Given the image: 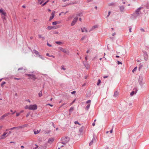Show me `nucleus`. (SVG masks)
Listing matches in <instances>:
<instances>
[{
    "mask_svg": "<svg viewBox=\"0 0 149 149\" xmlns=\"http://www.w3.org/2000/svg\"><path fill=\"white\" fill-rule=\"evenodd\" d=\"M70 140V138L69 137L66 136L65 137H63L61 139V141H62L61 143L64 145H65Z\"/></svg>",
    "mask_w": 149,
    "mask_h": 149,
    "instance_id": "1",
    "label": "nucleus"
},
{
    "mask_svg": "<svg viewBox=\"0 0 149 149\" xmlns=\"http://www.w3.org/2000/svg\"><path fill=\"white\" fill-rule=\"evenodd\" d=\"M37 106L36 104L30 105L29 106L28 109L30 110H35L37 109Z\"/></svg>",
    "mask_w": 149,
    "mask_h": 149,
    "instance_id": "2",
    "label": "nucleus"
},
{
    "mask_svg": "<svg viewBox=\"0 0 149 149\" xmlns=\"http://www.w3.org/2000/svg\"><path fill=\"white\" fill-rule=\"evenodd\" d=\"M26 70V68L25 67H22L18 69L17 70L18 71H19V73H25V70Z\"/></svg>",
    "mask_w": 149,
    "mask_h": 149,
    "instance_id": "3",
    "label": "nucleus"
},
{
    "mask_svg": "<svg viewBox=\"0 0 149 149\" xmlns=\"http://www.w3.org/2000/svg\"><path fill=\"white\" fill-rule=\"evenodd\" d=\"M60 49L61 51L63 52L64 53L66 54H69V50L67 49H64L61 47L60 48Z\"/></svg>",
    "mask_w": 149,
    "mask_h": 149,
    "instance_id": "4",
    "label": "nucleus"
},
{
    "mask_svg": "<svg viewBox=\"0 0 149 149\" xmlns=\"http://www.w3.org/2000/svg\"><path fill=\"white\" fill-rule=\"evenodd\" d=\"M28 77H31L30 78L31 79H33L34 80H35L36 79V76L34 74H25Z\"/></svg>",
    "mask_w": 149,
    "mask_h": 149,
    "instance_id": "5",
    "label": "nucleus"
},
{
    "mask_svg": "<svg viewBox=\"0 0 149 149\" xmlns=\"http://www.w3.org/2000/svg\"><path fill=\"white\" fill-rule=\"evenodd\" d=\"M33 52L36 55V56H38L40 58L42 59H44V58L42 57V56L39 54V52L36 51V50L34 49L33 50Z\"/></svg>",
    "mask_w": 149,
    "mask_h": 149,
    "instance_id": "6",
    "label": "nucleus"
},
{
    "mask_svg": "<svg viewBox=\"0 0 149 149\" xmlns=\"http://www.w3.org/2000/svg\"><path fill=\"white\" fill-rule=\"evenodd\" d=\"M138 81L139 84L142 86L143 85V78L142 76H140L139 77Z\"/></svg>",
    "mask_w": 149,
    "mask_h": 149,
    "instance_id": "7",
    "label": "nucleus"
},
{
    "mask_svg": "<svg viewBox=\"0 0 149 149\" xmlns=\"http://www.w3.org/2000/svg\"><path fill=\"white\" fill-rule=\"evenodd\" d=\"M78 19V17H75L72 22H71V26H74L75 23H76Z\"/></svg>",
    "mask_w": 149,
    "mask_h": 149,
    "instance_id": "8",
    "label": "nucleus"
},
{
    "mask_svg": "<svg viewBox=\"0 0 149 149\" xmlns=\"http://www.w3.org/2000/svg\"><path fill=\"white\" fill-rule=\"evenodd\" d=\"M139 15L135 12L134 13H133L132 15V18L133 19H136L138 16Z\"/></svg>",
    "mask_w": 149,
    "mask_h": 149,
    "instance_id": "9",
    "label": "nucleus"
},
{
    "mask_svg": "<svg viewBox=\"0 0 149 149\" xmlns=\"http://www.w3.org/2000/svg\"><path fill=\"white\" fill-rule=\"evenodd\" d=\"M130 93V95L131 96H133L134 94H136L137 92V89L136 88H134Z\"/></svg>",
    "mask_w": 149,
    "mask_h": 149,
    "instance_id": "10",
    "label": "nucleus"
},
{
    "mask_svg": "<svg viewBox=\"0 0 149 149\" xmlns=\"http://www.w3.org/2000/svg\"><path fill=\"white\" fill-rule=\"evenodd\" d=\"M143 7H140L138 8L135 12L139 16V15L141 13V12L140 11V10H141Z\"/></svg>",
    "mask_w": 149,
    "mask_h": 149,
    "instance_id": "11",
    "label": "nucleus"
},
{
    "mask_svg": "<svg viewBox=\"0 0 149 149\" xmlns=\"http://www.w3.org/2000/svg\"><path fill=\"white\" fill-rule=\"evenodd\" d=\"M143 53L144 58L145 60L147 61L148 59V56L146 51H143Z\"/></svg>",
    "mask_w": 149,
    "mask_h": 149,
    "instance_id": "12",
    "label": "nucleus"
},
{
    "mask_svg": "<svg viewBox=\"0 0 149 149\" xmlns=\"http://www.w3.org/2000/svg\"><path fill=\"white\" fill-rule=\"evenodd\" d=\"M0 12L1 13V16L3 15L4 16H6V13L3 10V9L2 8L0 9Z\"/></svg>",
    "mask_w": 149,
    "mask_h": 149,
    "instance_id": "13",
    "label": "nucleus"
},
{
    "mask_svg": "<svg viewBox=\"0 0 149 149\" xmlns=\"http://www.w3.org/2000/svg\"><path fill=\"white\" fill-rule=\"evenodd\" d=\"M119 10L121 12H124L125 10V7L123 6H119Z\"/></svg>",
    "mask_w": 149,
    "mask_h": 149,
    "instance_id": "14",
    "label": "nucleus"
},
{
    "mask_svg": "<svg viewBox=\"0 0 149 149\" xmlns=\"http://www.w3.org/2000/svg\"><path fill=\"white\" fill-rule=\"evenodd\" d=\"M83 63L87 69H88L89 68L90 65L88 63H86L84 61H83Z\"/></svg>",
    "mask_w": 149,
    "mask_h": 149,
    "instance_id": "15",
    "label": "nucleus"
},
{
    "mask_svg": "<svg viewBox=\"0 0 149 149\" xmlns=\"http://www.w3.org/2000/svg\"><path fill=\"white\" fill-rule=\"evenodd\" d=\"M54 140V139L53 138H50L48 140V143H51L53 142Z\"/></svg>",
    "mask_w": 149,
    "mask_h": 149,
    "instance_id": "16",
    "label": "nucleus"
},
{
    "mask_svg": "<svg viewBox=\"0 0 149 149\" xmlns=\"http://www.w3.org/2000/svg\"><path fill=\"white\" fill-rule=\"evenodd\" d=\"M54 13L55 12H53L51 14V15L49 18V20H51L54 17Z\"/></svg>",
    "mask_w": 149,
    "mask_h": 149,
    "instance_id": "17",
    "label": "nucleus"
},
{
    "mask_svg": "<svg viewBox=\"0 0 149 149\" xmlns=\"http://www.w3.org/2000/svg\"><path fill=\"white\" fill-rule=\"evenodd\" d=\"M119 94V93L117 91H115L114 94L113 95V97H118Z\"/></svg>",
    "mask_w": 149,
    "mask_h": 149,
    "instance_id": "18",
    "label": "nucleus"
},
{
    "mask_svg": "<svg viewBox=\"0 0 149 149\" xmlns=\"http://www.w3.org/2000/svg\"><path fill=\"white\" fill-rule=\"evenodd\" d=\"M98 27V26L97 25H95L92 27L91 29L89 30V31L90 32L91 31L95 29L96 28Z\"/></svg>",
    "mask_w": 149,
    "mask_h": 149,
    "instance_id": "19",
    "label": "nucleus"
},
{
    "mask_svg": "<svg viewBox=\"0 0 149 149\" xmlns=\"http://www.w3.org/2000/svg\"><path fill=\"white\" fill-rule=\"evenodd\" d=\"M46 146H40L39 148V149H46Z\"/></svg>",
    "mask_w": 149,
    "mask_h": 149,
    "instance_id": "20",
    "label": "nucleus"
},
{
    "mask_svg": "<svg viewBox=\"0 0 149 149\" xmlns=\"http://www.w3.org/2000/svg\"><path fill=\"white\" fill-rule=\"evenodd\" d=\"M81 31L82 32H84V31L86 32H88V31L86 29L85 27H84L83 28H81Z\"/></svg>",
    "mask_w": 149,
    "mask_h": 149,
    "instance_id": "21",
    "label": "nucleus"
},
{
    "mask_svg": "<svg viewBox=\"0 0 149 149\" xmlns=\"http://www.w3.org/2000/svg\"><path fill=\"white\" fill-rule=\"evenodd\" d=\"M47 29L48 30H49L54 29V27L52 26H48L47 27Z\"/></svg>",
    "mask_w": 149,
    "mask_h": 149,
    "instance_id": "22",
    "label": "nucleus"
},
{
    "mask_svg": "<svg viewBox=\"0 0 149 149\" xmlns=\"http://www.w3.org/2000/svg\"><path fill=\"white\" fill-rule=\"evenodd\" d=\"M7 134V133L6 132H4L3 134L2 135V137H1L0 138V139H3L4 138V137Z\"/></svg>",
    "mask_w": 149,
    "mask_h": 149,
    "instance_id": "23",
    "label": "nucleus"
},
{
    "mask_svg": "<svg viewBox=\"0 0 149 149\" xmlns=\"http://www.w3.org/2000/svg\"><path fill=\"white\" fill-rule=\"evenodd\" d=\"M5 114H3L1 117L0 119H1V120L3 119L4 118H5V117L7 116Z\"/></svg>",
    "mask_w": 149,
    "mask_h": 149,
    "instance_id": "24",
    "label": "nucleus"
},
{
    "mask_svg": "<svg viewBox=\"0 0 149 149\" xmlns=\"http://www.w3.org/2000/svg\"><path fill=\"white\" fill-rule=\"evenodd\" d=\"M27 126V124H24V125L19 126V128H22L24 127H26Z\"/></svg>",
    "mask_w": 149,
    "mask_h": 149,
    "instance_id": "25",
    "label": "nucleus"
},
{
    "mask_svg": "<svg viewBox=\"0 0 149 149\" xmlns=\"http://www.w3.org/2000/svg\"><path fill=\"white\" fill-rule=\"evenodd\" d=\"M39 97H40L42 96V90H41L38 93Z\"/></svg>",
    "mask_w": 149,
    "mask_h": 149,
    "instance_id": "26",
    "label": "nucleus"
},
{
    "mask_svg": "<svg viewBox=\"0 0 149 149\" xmlns=\"http://www.w3.org/2000/svg\"><path fill=\"white\" fill-rule=\"evenodd\" d=\"M55 43L58 45H60L62 44H63V43L61 42H60V41H56L55 42Z\"/></svg>",
    "mask_w": 149,
    "mask_h": 149,
    "instance_id": "27",
    "label": "nucleus"
},
{
    "mask_svg": "<svg viewBox=\"0 0 149 149\" xmlns=\"http://www.w3.org/2000/svg\"><path fill=\"white\" fill-rule=\"evenodd\" d=\"M147 9H148L149 8V3H148L147 4H146V5L144 6Z\"/></svg>",
    "mask_w": 149,
    "mask_h": 149,
    "instance_id": "28",
    "label": "nucleus"
},
{
    "mask_svg": "<svg viewBox=\"0 0 149 149\" xmlns=\"http://www.w3.org/2000/svg\"><path fill=\"white\" fill-rule=\"evenodd\" d=\"M90 104H88L86 107V108H85V109L86 110H88V109L89 108H90Z\"/></svg>",
    "mask_w": 149,
    "mask_h": 149,
    "instance_id": "29",
    "label": "nucleus"
},
{
    "mask_svg": "<svg viewBox=\"0 0 149 149\" xmlns=\"http://www.w3.org/2000/svg\"><path fill=\"white\" fill-rule=\"evenodd\" d=\"M46 56L50 57H52L54 58H55V56L52 55H49V54L48 53H47L46 54Z\"/></svg>",
    "mask_w": 149,
    "mask_h": 149,
    "instance_id": "30",
    "label": "nucleus"
},
{
    "mask_svg": "<svg viewBox=\"0 0 149 149\" xmlns=\"http://www.w3.org/2000/svg\"><path fill=\"white\" fill-rule=\"evenodd\" d=\"M58 23L59 22H58L55 21L53 22L52 24L53 25H55Z\"/></svg>",
    "mask_w": 149,
    "mask_h": 149,
    "instance_id": "31",
    "label": "nucleus"
},
{
    "mask_svg": "<svg viewBox=\"0 0 149 149\" xmlns=\"http://www.w3.org/2000/svg\"><path fill=\"white\" fill-rule=\"evenodd\" d=\"M19 129V126H18V127H12V128H11L10 130H13V129Z\"/></svg>",
    "mask_w": 149,
    "mask_h": 149,
    "instance_id": "32",
    "label": "nucleus"
},
{
    "mask_svg": "<svg viewBox=\"0 0 149 149\" xmlns=\"http://www.w3.org/2000/svg\"><path fill=\"white\" fill-rule=\"evenodd\" d=\"M61 70H66V68H65L64 67V66H63V65H62V66L61 67Z\"/></svg>",
    "mask_w": 149,
    "mask_h": 149,
    "instance_id": "33",
    "label": "nucleus"
},
{
    "mask_svg": "<svg viewBox=\"0 0 149 149\" xmlns=\"http://www.w3.org/2000/svg\"><path fill=\"white\" fill-rule=\"evenodd\" d=\"M6 16L3 15L1 16V18L3 20V22H4L5 20H6V18L5 17Z\"/></svg>",
    "mask_w": 149,
    "mask_h": 149,
    "instance_id": "34",
    "label": "nucleus"
},
{
    "mask_svg": "<svg viewBox=\"0 0 149 149\" xmlns=\"http://www.w3.org/2000/svg\"><path fill=\"white\" fill-rule=\"evenodd\" d=\"M74 110V108L73 107H71L69 109V111L70 112H71L72 111Z\"/></svg>",
    "mask_w": 149,
    "mask_h": 149,
    "instance_id": "35",
    "label": "nucleus"
},
{
    "mask_svg": "<svg viewBox=\"0 0 149 149\" xmlns=\"http://www.w3.org/2000/svg\"><path fill=\"white\" fill-rule=\"evenodd\" d=\"M6 82H5V81H3L2 82V83H1V87H3V85L6 84Z\"/></svg>",
    "mask_w": 149,
    "mask_h": 149,
    "instance_id": "36",
    "label": "nucleus"
},
{
    "mask_svg": "<svg viewBox=\"0 0 149 149\" xmlns=\"http://www.w3.org/2000/svg\"><path fill=\"white\" fill-rule=\"evenodd\" d=\"M101 80L100 79L98 80L97 82V85L98 86L101 83Z\"/></svg>",
    "mask_w": 149,
    "mask_h": 149,
    "instance_id": "37",
    "label": "nucleus"
},
{
    "mask_svg": "<svg viewBox=\"0 0 149 149\" xmlns=\"http://www.w3.org/2000/svg\"><path fill=\"white\" fill-rule=\"evenodd\" d=\"M40 132V131L37 130V131H35L34 132V134H38Z\"/></svg>",
    "mask_w": 149,
    "mask_h": 149,
    "instance_id": "38",
    "label": "nucleus"
},
{
    "mask_svg": "<svg viewBox=\"0 0 149 149\" xmlns=\"http://www.w3.org/2000/svg\"><path fill=\"white\" fill-rule=\"evenodd\" d=\"M84 127H82L81 128L79 129V131L80 132H82L83 131Z\"/></svg>",
    "mask_w": 149,
    "mask_h": 149,
    "instance_id": "39",
    "label": "nucleus"
},
{
    "mask_svg": "<svg viewBox=\"0 0 149 149\" xmlns=\"http://www.w3.org/2000/svg\"><path fill=\"white\" fill-rule=\"evenodd\" d=\"M137 69V67H135L132 70V72H134L135 71H136Z\"/></svg>",
    "mask_w": 149,
    "mask_h": 149,
    "instance_id": "40",
    "label": "nucleus"
},
{
    "mask_svg": "<svg viewBox=\"0 0 149 149\" xmlns=\"http://www.w3.org/2000/svg\"><path fill=\"white\" fill-rule=\"evenodd\" d=\"M93 143V141L92 140L89 143V146H91V145Z\"/></svg>",
    "mask_w": 149,
    "mask_h": 149,
    "instance_id": "41",
    "label": "nucleus"
},
{
    "mask_svg": "<svg viewBox=\"0 0 149 149\" xmlns=\"http://www.w3.org/2000/svg\"><path fill=\"white\" fill-rule=\"evenodd\" d=\"M140 65V66H139V71H140V69H141V68H142V65H141V63L140 64V65Z\"/></svg>",
    "mask_w": 149,
    "mask_h": 149,
    "instance_id": "42",
    "label": "nucleus"
},
{
    "mask_svg": "<svg viewBox=\"0 0 149 149\" xmlns=\"http://www.w3.org/2000/svg\"><path fill=\"white\" fill-rule=\"evenodd\" d=\"M82 15V13H79L77 14L76 15L79 16H81Z\"/></svg>",
    "mask_w": 149,
    "mask_h": 149,
    "instance_id": "43",
    "label": "nucleus"
},
{
    "mask_svg": "<svg viewBox=\"0 0 149 149\" xmlns=\"http://www.w3.org/2000/svg\"><path fill=\"white\" fill-rule=\"evenodd\" d=\"M114 5V3L113 2L111 3H110L109 4V6H113Z\"/></svg>",
    "mask_w": 149,
    "mask_h": 149,
    "instance_id": "44",
    "label": "nucleus"
},
{
    "mask_svg": "<svg viewBox=\"0 0 149 149\" xmlns=\"http://www.w3.org/2000/svg\"><path fill=\"white\" fill-rule=\"evenodd\" d=\"M110 13H111V12L110 11H109L108 13V15L106 17V18H108V17H109Z\"/></svg>",
    "mask_w": 149,
    "mask_h": 149,
    "instance_id": "45",
    "label": "nucleus"
},
{
    "mask_svg": "<svg viewBox=\"0 0 149 149\" xmlns=\"http://www.w3.org/2000/svg\"><path fill=\"white\" fill-rule=\"evenodd\" d=\"M74 123L75 124H79V125H80L79 123L77 121H75Z\"/></svg>",
    "mask_w": 149,
    "mask_h": 149,
    "instance_id": "46",
    "label": "nucleus"
},
{
    "mask_svg": "<svg viewBox=\"0 0 149 149\" xmlns=\"http://www.w3.org/2000/svg\"><path fill=\"white\" fill-rule=\"evenodd\" d=\"M91 100H88L86 102V103L87 104H90L91 102Z\"/></svg>",
    "mask_w": 149,
    "mask_h": 149,
    "instance_id": "47",
    "label": "nucleus"
},
{
    "mask_svg": "<svg viewBox=\"0 0 149 149\" xmlns=\"http://www.w3.org/2000/svg\"><path fill=\"white\" fill-rule=\"evenodd\" d=\"M14 79H15V80H20L21 79V78H16V77H14Z\"/></svg>",
    "mask_w": 149,
    "mask_h": 149,
    "instance_id": "48",
    "label": "nucleus"
},
{
    "mask_svg": "<svg viewBox=\"0 0 149 149\" xmlns=\"http://www.w3.org/2000/svg\"><path fill=\"white\" fill-rule=\"evenodd\" d=\"M129 31L130 32H132V31H131V30H132V27L131 26H130L129 27Z\"/></svg>",
    "mask_w": 149,
    "mask_h": 149,
    "instance_id": "49",
    "label": "nucleus"
},
{
    "mask_svg": "<svg viewBox=\"0 0 149 149\" xmlns=\"http://www.w3.org/2000/svg\"><path fill=\"white\" fill-rule=\"evenodd\" d=\"M10 111L12 113V114H14V113L16 112V111H15L14 112H13V110H11H11H10Z\"/></svg>",
    "mask_w": 149,
    "mask_h": 149,
    "instance_id": "50",
    "label": "nucleus"
},
{
    "mask_svg": "<svg viewBox=\"0 0 149 149\" xmlns=\"http://www.w3.org/2000/svg\"><path fill=\"white\" fill-rule=\"evenodd\" d=\"M92 141H96L95 138V137H93Z\"/></svg>",
    "mask_w": 149,
    "mask_h": 149,
    "instance_id": "51",
    "label": "nucleus"
},
{
    "mask_svg": "<svg viewBox=\"0 0 149 149\" xmlns=\"http://www.w3.org/2000/svg\"><path fill=\"white\" fill-rule=\"evenodd\" d=\"M30 114V112H28L26 115V117H28Z\"/></svg>",
    "mask_w": 149,
    "mask_h": 149,
    "instance_id": "52",
    "label": "nucleus"
},
{
    "mask_svg": "<svg viewBox=\"0 0 149 149\" xmlns=\"http://www.w3.org/2000/svg\"><path fill=\"white\" fill-rule=\"evenodd\" d=\"M47 45L49 47H51L52 46V45H51L48 42L47 43Z\"/></svg>",
    "mask_w": 149,
    "mask_h": 149,
    "instance_id": "53",
    "label": "nucleus"
},
{
    "mask_svg": "<svg viewBox=\"0 0 149 149\" xmlns=\"http://www.w3.org/2000/svg\"><path fill=\"white\" fill-rule=\"evenodd\" d=\"M35 146H36V147L34 148L33 149H36L37 148H38V146L37 145V144H35Z\"/></svg>",
    "mask_w": 149,
    "mask_h": 149,
    "instance_id": "54",
    "label": "nucleus"
},
{
    "mask_svg": "<svg viewBox=\"0 0 149 149\" xmlns=\"http://www.w3.org/2000/svg\"><path fill=\"white\" fill-rule=\"evenodd\" d=\"M58 31H54L53 33V34H58Z\"/></svg>",
    "mask_w": 149,
    "mask_h": 149,
    "instance_id": "55",
    "label": "nucleus"
},
{
    "mask_svg": "<svg viewBox=\"0 0 149 149\" xmlns=\"http://www.w3.org/2000/svg\"><path fill=\"white\" fill-rule=\"evenodd\" d=\"M20 113H17L16 114V116L17 117L20 115Z\"/></svg>",
    "mask_w": 149,
    "mask_h": 149,
    "instance_id": "56",
    "label": "nucleus"
},
{
    "mask_svg": "<svg viewBox=\"0 0 149 149\" xmlns=\"http://www.w3.org/2000/svg\"><path fill=\"white\" fill-rule=\"evenodd\" d=\"M85 38V36L83 37L81 39V40H84V39Z\"/></svg>",
    "mask_w": 149,
    "mask_h": 149,
    "instance_id": "57",
    "label": "nucleus"
},
{
    "mask_svg": "<svg viewBox=\"0 0 149 149\" xmlns=\"http://www.w3.org/2000/svg\"><path fill=\"white\" fill-rule=\"evenodd\" d=\"M75 93H76V91H74L72 92L71 93L72 94H75Z\"/></svg>",
    "mask_w": 149,
    "mask_h": 149,
    "instance_id": "58",
    "label": "nucleus"
},
{
    "mask_svg": "<svg viewBox=\"0 0 149 149\" xmlns=\"http://www.w3.org/2000/svg\"><path fill=\"white\" fill-rule=\"evenodd\" d=\"M10 114V113L9 112H8L7 113H5V114L6 115V116H8Z\"/></svg>",
    "mask_w": 149,
    "mask_h": 149,
    "instance_id": "59",
    "label": "nucleus"
},
{
    "mask_svg": "<svg viewBox=\"0 0 149 149\" xmlns=\"http://www.w3.org/2000/svg\"><path fill=\"white\" fill-rule=\"evenodd\" d=\"M122 64V62L119 61H118V65L121 64Z\"/></svg>",
    "mask_w": 149,
    "mask_h": 149,
    "instance_id": "60",
    "label": "nucleus"
},
{
    "mask_svg": "<svg viewBox=\"0 0 149 149\" xmlns=\"http://www.w3.org/2000/svg\"><path fill=\"white\" fill-rule=\"evenodd\" d=\"M38 36L39 38H42L41 35L40 34H38Z\"/></svg>",
    "mask_w": 149,
    "mask_h": 149,
    "instance_id": "61",
    "label": "nucleus"
},
{
    "mask_svg": "<svg viewBox=\"0 0 149 149\" xmlns=\"http://www.w3.org/2000/svg\"><path fill=\"white\" fill-rule=\"evenodd\" d=\"M29 107V106H28V105H26L25 106V109H28Z\"/></svg>",
    "mask_w": 149,
    "mask_h": 149,
    "instance_id": "62",
    "label": "nucleus"
},
{
    "mask_svg": "<svg viewBox=\"0 0 149 149\" xmlns=\"http://www.w3.org/2000/svg\"><path fill=\"white\" fill-rule=\"evenodd\" d=\"M140 30L142 32H144L145 31L143 29V28H141Z\"/></svg>",
    "mask_w": 149,
    "mask_h": 149,
    "instance_id": "63",
    "label": "nucleus"
},
{
    "mask_svg": "<svg viewBox=\"0 0 149 149\" xmlns=\"http://www.w3.org/2000/svg\"><path fill=\"white\" fill-rule=\"evenodd\" d=\"M47 3L46 2H45V3H44L43 4H42V6H44L45 4H46Z\"/></svg>",
    "mask_w": 149,
    "mask_h": 149,
    "instance_id": "64",
    "label": "nucleus"
}]
</instances>
